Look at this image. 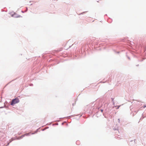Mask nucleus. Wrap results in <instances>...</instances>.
<instances>
[{"label":"nucleus","mask_w":146,"mask_h":146,"mask_svg":"<svg viewBox=\"0 0 146 146\" xmlns=\"http://www.w3.org/2000/svg\"><path fill=\"white\" fill-rule=\"evenodd\" d=\"M29 135V134H25V135H22V136L20 137V138H23V137L25 136V135Z\"/></svg>","instance_id":"obj_2"},{"label":"nucleus","mask_w":146,"mask_h":146,"mask_svg":"<svg viewBox=\"0 0 146 146\" xmlns=\"http://www.w3.org/2000/svg\"><path fill=\"white\" fill-rule=\"evenodd\" d=\"M19 99L18 98H16L12 100L11 104V105H13L19 103Z\"/></svg>","instance_id":"obj_1"},{"label":"nucleus","mask_w":146,"mask_h":146,"mask_svg":"<svg viewBox=\"0 0 146 146\" xmlns=\"http://www.w3.org/2000/svg\"><path fill=\"white\" fill-rule=\"evenodd\" d=\"M102 112L103 111V110H101Z\"/></svg>","instance_id":"obj_4"},{"label":"nucleus","mask_w":146,"mask_h":146,"mask_svg":"<svg viewBox=\"0 0 146 146\" xmlns=\"http://www.w3.org/2000/svg\"><path fill=\"white\" fill-rule=\"evenodd\" d=\"M119 108V107H118L117 108H116V109H118Z\"/></svg>","instance_id":"obj_3"}]
</instances>
